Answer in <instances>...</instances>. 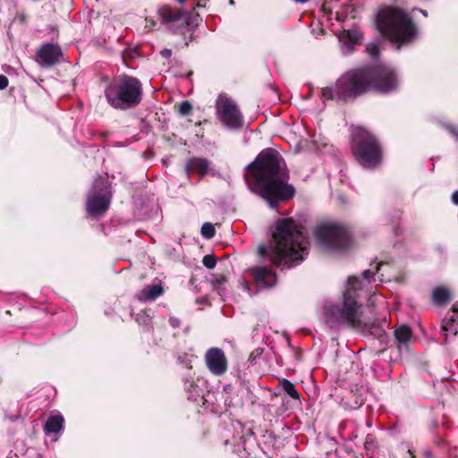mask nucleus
<instances>
[{
    "label": "nucleus",
    "mask_w": 458,
    "mask_h": 458,
    "mask_svg": "<svg viewBox=\"0 0 458 458\" xmlns=\"http://www.w3.org/2000/svg\"><path fill=\"white\" fill-rule=\"evenodd\" d=\"M289 175L286 164L278 151L262 150L247 166L245 181L249 189L276 208L279 201L291 199L294 188L287 183Z\"/></svg>",
    "instance_id": "f257e3e1"
},
{
    "label": "nucleus",
    "mask_w": 458,
    "mask_h": 458,
    "mask_svg": "<svg viewBox=\"0 0 458 458\" xmlns=\"http://www.w3.org/2000/svg\"><path fill=\"white\" fill-rule=\"evenodd\" d=\"M386 265L377 264L362 273V280L356 276H349L343 293V301L339 304H328L325 306L326 323L331 328L349 327L360 333L365 334L370 331L372 323L363 315L362 306L358 303L360 293L365 285L376 282L377 276L379 282H383L384 274L381 270Z\"/></svg>",
    "instance_id": "f03ea898"
},
{
    "label": "nucleus",
    "mask_w": 458,
    "mask_h": 458,
    "mask_svg": "<svg viewBox=\"0 0 458 458\" xmlns=\"http://www.w3.org/2000/svg\"><path fill=\"white\" fill-rule=\"evenodd\" d=\"M399 78L389 66L364 67L343 74L333 86L322 89L321 97L327 100H348L368 90L391 93L399 87Z\"/></svg>",
    "instance_id": "7ed1b4c3"
},
{
    "label": "nucleus",
    "mask_w": 458,
    "mask_h": 458,
    "mask_svg": "<svg viewBox=\"0 0 458 458\" xmlns=\"http://www.w3.org/2000/svg\"><path fill=\"white\" fill-rule=\"evenodd\" d=\"M309 244L303 227L289 217L276 222L268 247L262 245L258 250L260 256H267L274 265L292 267L307 257Z\"/></svg>",
    "instance_id": "20e7f679"
},
{
    "label": "nucleus",
    "mask_w": 458,
    "mask_h": 458,
    "mask_svg": "<svg viewBox=\"0 0 458 458\" xmlns=\"http://www.w3.org/2000/svg\"><path fill=\"white\" fill-rule=\"evenodd\" d=\"M376 24L380 33L388 40L401 46L412 43L419 30L411 15L396 7H384L377 15Z\"/></svg>",
    "instance_id": "39448f33"
},
{
    "label": "nucleus",
    "mask_w": 458,
    "mask_h": 458,
    "mask_svg": "<svg viewBox=\"0 0 458 458\" xmlns=\"http://www.w3.org/2000/svg\"><path fill=\"white\" fill-rule=\"evenodd\" d=\"M104 92L107 103L113 108L127 110L141 102L143 89L138 78L122 74L109 81Z\"/></svg>",
    "instance_id": "423d86ee"
},
{
    "label": "nucleus",
    "mask_w": 458,
    "mask_h": 458,
    "mask_svg": "<svg viewBox=\"0 0 458 458\" xmlns=\"http://www.w3.org/2000/svg\"><path fill=\"white\" fill-rule=\"evenodd\" d=\"M352 150L364 168H375L381 161V148L377 139L366 129L357 126L352 131Z\"/></svg>",
    "instance_id": "0eeeda50"
},
{
    "label": "nucleus",
    "mask_w": 458,
    "mask_h": 458,
    "mask_svg": "<svg viewBox=\"0 0 458 458\" xmlns=\"http://www.w3.org/2000/svg\"><path fill=\"white\" fill-rule=\"evenodd\" d=\"M319 244L327 250H343L351 245V236L347 230L335 224H323L315 231Z\"/></svg>",
    "instance_id": "6e6552de"
},
{
    "label": "nucleus",
    "mask_w": 458,
    "mask_h": 458,
    "mask_svg": "<svg viewBox=\"0 0 458 458\" xmlns=\"http://www.w3.org/2000/svg\"><path fill=\"white\" fill-rule=\"evenodd\" d=\"M111 198L112 192L106 176L98 175L87 199V213L92 216L105 214L109 208Z\"/></svg>",
    "instance_id": "1a4fd4ad"
},
{
    "label": "nucleus",
    "mask_w": 458,
    "mask_h": 458,
    "mask_svg": "<svg viewBox=\"0 0 458 458\" xmlns=\"http://www.w3.org/2000/svg\"><path fill=\"white\" fill-rule=\"evenodd\" d=\"M216 113L219 122L228 129H239L243 125V116L233 99L225 93L216 101Z\"/></svg>",
    "instance_id": "9d476101"
},
{
    "label": "nucleus",
    "mask_w": 458,
    "mask_h": 458,
    "mask_svg": "<svg viewBox=\"0 0 458 458\" xmlns=\"http://www.w3.org/2000/svg\"><path fill=\"white\" fill-rule=\"evenodd\" d=\"M157 17L169 30L180 32L188 30V17L179 9L168 5L162 6L157 10Z\"/></svg>",
    "instance_id": "9b49d317"
},
{
    "label": "nucleus",
    "mask_w": 458,
    "mask_h": 458,
    "mask_svg": "<svg viewBox=\"0 0 458 458\" xmlns=\"http://www.w3.org/2000/svg\"><path fill=\"white\" fill-rule=\"evenodd\" d=\"M205 364L210 373L219 377L224 375L228 368L225 352L218 347H211L205 353Z\"/></svg>",
    "instance_id": "f8f14e48"
},
{
    "label": "nucleus",
    "mask_w": 458,
    "mask_h": 458,
    "mask_svg": "<svg viewBox=\"0 0 458 458\" xmlns=\"http://www.w3.org/2000/svg\"><path fill=\"white\" fill-rule=\"evenodd\" d=\"M62 51L57 45L45 44L38 51V63L43 67H50L59 62Z\"/></svg>",
    "instance_id": "ddd939ff"
},
{
    "label": "nucleus",
    "mask_w": 458,
    "mask_h": 458,
    "mask_svg": "<svg viewBox=\"0 0 458 458\" xmlns=\"http://www.w3.org/2000/svg\"><path fill=\"white\" fill-rule=\"evenodd\" d=\"M250 272L259 289L270 288L276 284V274L266 267H255Z\"/></svg>",
    "instance_id": "4468645a"
},
{
    "label": "nucleus",
    "mask_w": 458,
    "mask_h": 458,
    "mask_svg": "<svg viewBox=\"0 0 458 458\" xmlns=\"http://www.w3.org/2000/svg\"><path fill=\"white\" fill-rule=\"evenodd\" d=\"M339 42L342 44V50L344 54L350 53L355 45L360 43L362 33L357 28L344 30L338 37Z\"/></svg>",
    "instance_id": "2eb2a0df"
},
{
    "label": "nucleus",
    "mask_w": 458,
    "mask_h": 458,
    "mask_svg": "<svg viewBox=\"0 0 458 458\" xmlns=\"http://www.w3.org/2000/svg\"><path fill=\"white\" fill-rule=\"evenodd\" d=\"M164 293V288L160 282L146 285L137 293V300L141 302L153 301Z\"/></svg>",
    "instance_id": "dca6fc26"
},
{
    "label": "nucleus",
    "mask_w": 458,
    "mask_h": 458,
    "mask_svg": "<svg viewBox=\"0 0 458 458\" xmlns=\"http://www.w3.org/2000/svg\"><path fill=\"white\" fill-rule=\"evenodd\" d=\"M441 331L447 338L458 333V302L453 306L449 318L442 322Z\"/></svg>",
    "instance_id": "f3484780"
},
{
    "label": "nucleus",
    "mask_w": 458,
    "mask_h": 458,
    "mask_svg": "<svg viewBox=\"0 0 458 458\" xmlns=\"http://www.w3.org/2000/svg\"><path fill=\"white\" fill-rule=\"evenodd\" d=\"M64 419L59 412L51 414L44 426L46 435L56 434L63 430Z\"/></svg>",
    "instance_id": "a211bd4d"
},
{
    "label": "nucleus",
    "mask_w": 458,
    "mask_h": 458,
    "mask_svg": "<svg viewBox=\"0 0 458 458\" xmlns=\"http://www.w3.org/2000/svg\"><path fill=\"white\" fill-rule=\"evenodd\" d=\"M188 173H196L204 175L208 171V161L205 158H191L186 165Z\"/></svg>",
    "instance_id": "6ab92c4d"
},
{
    "label": "nucleus",
    "mask_w": 458,
    "mask_h": 458,
    "mask_svg": "<svg viewBox=\"0 0 458 458\" xmlns=\"http://www.w3.org/2000/svg\"><path fill=\"white\" fill-rule=\"evenodd\" d=\"M432 300L437 305H445L451 301V293L445 286H437L432 291Z\"/></svg>",
    "instance_id": "aec40b11"
},
{
    "label": "nucleus",
    "mask_w": 458,
    "mask_h": 458,
    "mask_svg": "<svg viewBox=\"0 0 458 458\" xmlns=\"http://www.w3.org/2000/svg\"><path fill=\"white\" fill-rule=\"evenodd\" d=\"M411 335H412L411 329L406 325L399 326L394 330V337H395L396 342L399 344V348H401L402 344H407L409 343V341L411 340Z\"/></svg>",
    "instance_id": "412c9836"
},
{
    "label": "nucleus",
    "mask_w": 458,
    "mask_h": 458,
    "mask_svg": "<svg viewBox=\"0 0 458 458\" xmlns=\"http://www.w3.org/2000/svg\"><path fill=\"white\" fill-rule=\"evenodd\" d=\"M184 388L189 393V399L197 401L202 396L203 391L194 380H187L184 383Z\"/></svg>",
    "instance_id": "4be33fe9"
},
{
    "label": "nucleus",
    "mask_w": 458,
    "mask_h": 458,
    "mask_svg": "<svg viewBox=\"0 0 458 458\" xmlns=\"http://www.w3.org/2000/svg\"><path fill=\"white\" fill-rule=\"evenodd\" d=\"M280 386L284 389V391L291 396L293 399L299 400L300 399V394L297 391L294 385L289 381L288 379L283 378L280 381Z\"/></svg>",
    "instance_id": "5701e85b"
},
{
    "label": "nucleus",
    "mask_w": 458,
    "mask_h": 458,
    "mask_svg": "<svg viewBox=\"0 0 458 458\" xmlns=\"http://www.w3.org/2000/svg\"><path fill=\"white\" fill-rule=\"evenodd\" d=\"M216 230L212 224L205 223L201 227V234L206 239H211L215 236Z\"/></svg>",
    "instance_id": "b1692460"
},
{
    "label": "nucleus",
    "mask_w": 458,
    "mask_h": 458,
    "mask_svg": "<svg viewBox=\"0 0 458 458\" xmlns=\"http://www.w3.org/2000/svg\"><path fill=\"white\" fill-rule=\"evenodd\" d=\"M135 320L139 325L147 326L150 322L151 318L146 311L141 310L136 314Z\"/></svg>",
    "instance_id": "393cba45"
},
{
    "label": "nucleus",
    "mask_w": 458,
    "mask_h": 458,
    "mask_svg": "<svg viewBox=\"0 0 458 458\" xmlns=\"http://www.w3.org/2000/svg\"><path fill=\"white\" fill-rule=\"evenodd\" d=\"M202 263L207 268L212 269L216 267V260L214 256L206 255L203 257Z\"/></svg>",
    "instance_id": "a878e982"
},
{
    "label": "nucleus",
    "mask_w": 458,
    "mask_h": 458,
    "mask_svg": "<svg viewBox=\"0 0 458 458\" xmlns=\"http://www.w3.org/2000/svg\"><path fill=\"white\" fill-rule=\"evenodd\" d=\"M192 106L189 101H182L179 104V113L182 115H187L191 113Z\"/></svg>",
    "instance_id": "bb28decb"
},
{
    "label": "nucleus",
    "mask_w": 458,
    "mask_h": 458,
    "mask_svg": "<svg viewBox=\"0 0 458 458\" xmlns=\"http://www.w3.org/2000/svg\"><path fill=\"white\" fill-rule=\"evenodd\" d=\"M367 51L369 55L374 58L377 57L379 54L378 47L376 43H371L368 45Z\"/></svg>",
    "instance_id": "cd10ccee"
},
{
    "label": "nucleus",
    "mask_w": 458,
    "mask_h": 458,
    "mask_svg": "<svg viewBox=\"0 0 458 458\" xmlns=\"http://www.w3.org/2000/svg\"><path fill=\"white\" fill-rule=\"evenodd\" d=\"M8 86V79L0 74V89H4Z\"/></svg>",
    "instance_id": "c85d7f7f"
},
{
    "label": "nucleus",
    "mask_w": 458,
    "mask_h": 458,
    "mask_svg": "<svg viewBox=\"0 0 458 458\" xmlns=\"http://www.w3.org/2000/svg\"><path fill=\"white\" fill-rule=\"evenodd\" d=\"M169 323L174 328H176L180 326V320L176 318H170Z\"/></svg>",
    "instance_id": "c756f323"
},
{
    "label": "nucleus",
    "mask_w": 458,
    "mask_h": 458,
    "mask_svg": "<svg viewBox=\"0 0 458 458\" xmlns=\"http://www.w3.org/2000/svg\"><path fill=\"white\" fill-rule=\"evenodd\" d=\"M446 128L454 136H455L458 139V131L455 130L454 126L448 125Z\"/></svg>",
    "instance_id": "7c9ffc66"
},
{
    "label": "nucleus",
    "mask_w": 458,
    "mask_h": 458,
    "mask_svg": "<svg viewBox=\"0 0 458 458\" xmlns=\"http://www.w3.org/2000/svg\"><path fill=\"white\" fill-rule=\"evenodd\" d=\"M242 287H243L245 292H247L248 293L251 294V293H250V286L249 283H247L245 280L242 281Z\"/></svg>",
    "instance_id": "2f4dec72"
},
{
    "label": "nucleus",
    "mask_w": 458,
    "mask_h": 458,
    "mask_svg": "<svg viewBox=\"0 0 458 458\" xmlns=\"http://www.w3.org/2000/svg\"><path fill=\"white\" fill-rule=\"evenodd\" d=\"M161 55L165 58H169L172 55V51L170 49H164L161 51Z\"/></svg>",
    "instance_id": "473e14b6"
},
{
    "label": "nucleus",
    "mask_w": 458,
    "mask_h": 458,
    "mask_svg": "<svg viewBox=\"0 0 458 458\" xmlns=\"http://www.w3.org/2000/svg\"><path fill=\"white\" fill-rule=\"evenodd\" d=\"M452 201H453L454 204L458 205V191H455L452 194Z\"/></svg>",
    "instance_id": "72a5a7b5"
},
{
    "label": "nucleus",
    "mask_w": 458,
    "mask_h": 458,
    "mask_svg": "<svg viewBox=\"0 0 458 458\" xmlns=\"http://www.w3.org/2000/svg\"><path fill=\"white\" fill-rule=\"evenodd\" d=\"M419 11H420V12L424 16H427V15H428V13H427V12H426V11L421 10V9H419Z\"/></svg>",
    "instance_id": "f704fd0d"
},
{
    "label": "nucleus",
    "mask_w": 458,
    "mask_h": 458,
    "mask_svg": "<svg viewBox=\"0 0 458 458\" xmlns=\"http://www.w3.org/2000/svg\"><path fill=\"white\" fill-rule=\"evenodd\" d=\"M229 387H230V386H225V390L229 391Z\"/></svg>",
    "instance_id": "c9c22d12"
},
{
    "label": "nucleus",
    "mask_w": 458,
    "mask_h": 458,
    "mask_svg": "<svg viewBox=\"0 0 458 458\" xmlns=\"http://www.w3.org/2000/svg\"><path fill=\"white\" fill-rule=\"evenodd\" d=\"M229 387H230V386H225V390L229 391Z\"/></svg>",
    "instance_id": "e433bc0d"
},
{
    "label": "nucleus",
    "mask_w": 458,
    "mask_h": 458,
    "mask_svg": "<svg viewBox=\"0 0 458 458\" xmlns=\"http://www.w3.org/2000/svg\"><path fill=\"white\" fill-rule=\"evenodd\" d=\"M176 1H177V2H179V3H181V4H182V3H184L186 0H176Z\"/></svg>",
    "instance_id": "4c0bfd02"
},
{
    "label": "nucleus",
    "mask_w": 458,
    "mask_h": 458,
    "mask_svg": "<svg viewBox=\"0 0 458 458\" xmlns=\"http://www.w3.org/2000/svg\"><path fill=\"white\" fill-rule=\"evenodd\" d=\"M230 4H233V0H230Z\"/></svg>",
    "instance_id": "58836bf2"
}]
</instances>
